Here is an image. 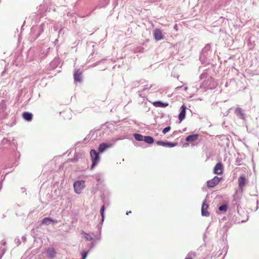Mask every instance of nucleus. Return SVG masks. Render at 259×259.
Returning <instances> with one entry per match:
<instances>
[{
	"label": "nucleus",
	"mask_w": 259,
	"mask_h": 259,
	"mask_svg": "<svg viewBox=\"0 0 259 259\" xmlns=\"http://www.w3.org/2000/svg\"><path fill=\"white\" fill-rule=\"evenodd\" d=\"M22 239L25 241L26 240L25 237L23 236L22 237Z\"/></svg>",
	"instance_id": "37"
},
{
	"label": "nucleus",
	"mask_w": 259,
	"mask_h": 259,
	"mask_svg": "<svg viewBox=\"0 0 259 259\" xmlns=\"http://www.w3.org/2000/svg\"><path fill=\"white\" fill-rule=\"evenodd\" d=\"M156 143L158 145L169 148L175 147L178 145V143L177 142L172 143L167 141L165 142L162 141H156Z\"/></svg>",
	"instance_id": "4"
},
{
	"label": "nucleus",
	"mask_w": 259,
	"mask_h": 259,
	"mask_svg": "<svg viewBox=\"0 0 259 259\" xmlns=\"http://www.w3.org/2000/svg\"><path fill=\"white\" fill-rule=\"evenodd\" d=\"M211 46L209 44H207L202 50L201 54L204 57H206L208 52H210Z\"/></svg>",
	"instance_id": "13"
},
{
	"label": "nucleus",
	"mask_w": 259,
	"mask_h": 259,
	"mask_svg": "<svg viewBox=\"0 0 259 259\" xmlns=\"http://www.w3.org/2000/svg\"><path fill=\"white\" fill-rule=\"evenodd\" d=\"M94 237H95L96 239H97V240H101V237H100V236H95V235H94Z\"/></svg>",
	"instance_id": "31"
},
{
	"label": "nucleus",
	"mask_w": 259,
	"mask_h": 259,
	"mask_svg": "<svg viewBox=\"0 0 259 259\" xmlns=\"http://www.w3.org/2000/svg\"><path fill=\"white\" fill-rule=\"evenodd\" d=\"M131 213V211H127V212L126 213V214L127 215H128L129 213Z\"/></svg>",
	"instance_id": "35"
},
{
	"label": "nucleus",
	"mask_w": 259,
	"mask_h": 259,
	"mask_svg": "<svg viewBox=\"0 0 259 259\" xmlns=\"http://www.w3.org/2000/svg\"><path fill=\"white\" fill-rule=\"evenodd\" d=\"M175 28H177V25L175 26Z\"/></svg>",
	"instance_id": "38"
},
{
	"label": "nucleus",
	"mask_w": 259,
	"mask_h": 259,
	"mask_svg": "<svg viewBox=\"0 0 259 259\" xmlns=\"http://www.w3.org/2000/svg\"><path fill=\"white\" fill-rule=\"evenodd\" d=\"M208 207V205L206 204V200H204L201 207V214L202 216L208 217L209 215V213L207 211Z\"/></svg>",
	"instance_id": "7"
},
{
	"label": "nucleus",
	"mask_w": 259,
	"mask_h": 259,
	"mask_svg": "<svg viewBox=\"0 0 259 259\" xmlns=\"http://www.w3.org/2000/svg\"><path fill=\"white\" fill-rule=\"evenodd\" d=\"M6 244V242L5 240H3L1 241V247H2L3 245H5Z\"/></svg>",
	"instance_id": "28"
},
{
	"label": "nucleus",
	"mask_w": 259,
	"mask_h": 259,
	"mask_svg": "<svg viewBox=\"0 0 259 259\" xmlns=\"http://www.w3.org/2000/svg\"><path fill=\"white\" fill-rule=\"evenodd\" d=\"M73 186L75 192L77 194H79L81 192V190L84 187V181H76L74 183Z\"/></svg>",
	"instance_id": "2"
},
{
	"label": "nucleus",
	"mask_w": 259,
	"mask_h": 259,
	"mask_svg": "<svg viewBox=\"0 0 259 259\" xmlns=\"http://www.w3.org/2000/svg\"><path fill=\"white\" fill-rule=\"evenodd\" d=\"M223 165L221 163H217L213 168V172L215 174L220 175L222 174Z\"/></svg>",
	"instance_id": "11"
},
{
	"label": "nucleus",
	"mask_w": 259,
	"mask_h": 259,
	"mask_svg": "<svg viewBox=\"0 0 259 259\" xmlns=\"http://www.w3.org/2000/svg\"><path fill=\"white\" fill-rule=\"evenodd\" d=\"M186 107L185 105H183L181 107V111L179 114L178 117L180 121H182L185 118Z\"/></svg>",
	"instance_id": "9"
},
{
	"label": "nucleus",
	"mask_w": 259,
	"mask_h": 259,
	"mask_svg": "<svg viewBox=\"0 0 259 259\" xmlns=\"http://www.w3.org/2000/svg\"><path fill=\"white\" fill-rule=\"evenodd\" d=\"M185 259H193L192 257L189 256V254L187 255Z\"/></svg>",
	"instance_id": "34"
},
{
	"label": "nucleus",
	"mask_w": 259,
	"mask_h": 259,
	"mask_svg": "<svg viewBox=\"0 0 259 259\" xmlns=\"http://www.w3.org/2000/svg\"><path fill=\"white\" fill-rule=\"evenodd\" d=\"M170 126H167L166 127H165L163 130H162V133L163 134H165L166 133H167V132H168L170 130Z\"/></svg>",
	"instance_id": "26"
},
{
	"label": "nucleus",
	"mask_w": 259,
	"mask_h": 259,
	"mask_svg": "<svg viewBox=\"0 0 259 259\" xmlns=\"http://www.w3.org/2000/svg\"><path fill=\"white\" fill-rule=\"evenodd\" d=\"M6 249L5 247H1L0 248V259L2 257L3 255L5 253Z\"/></svg>",
	"instance_id": "25"
},
{
	"label": "nucleus",
	"mask_w": 259,
	"mask_h": 259,
	"mask_svg": "<svg viewBox=\"0 0 259 259\" xmlns=\"http://www.w3.org/2000/svg\"><path fill=\"white\" fill-rule=\"evenodd\" d=\"M82 234L84 235L85 239L88 241H91L94 239V237L92 235L85 233V232L82 231Z\"/></svg>",
	"instance_id": "21"
},
{
	"label": "nucleus",
	"mask_w": 259,
	"mask_h": 259,
	"mask_svg": "<svg viewBox=\"0 0 259 259\" xmlns=\"http://www.w3.org/2000/svg\"><path fill=\"white\" fill-rule=\"evenodd\" d=\"M153 104L156 107H166L168 105L167 103H163L159 101L154 102Z\"/></svg>",
	"instance_id": "15"
},
{
	"label": "nucleus",
	"mask_w": 259,
	"mask_h": 259,
	"mask_svg": "<svg viewBox=\"0 0 259 259\" xmlns=\"http://www.w3.org/2000/svg\"><path fill=\"white\" fill-rule=\"evenodd\" d=\"M104 210H105V207H104V205H103L101 208V209H100V212H101V215L102 216V222H103L104 221Z\"/></svg>",
	"instance_id": "23"
},
{
	"label": "nucleus",
	"mask_w": 259,
	"mask_h": 259,
	"mask_svg": "<svg viewBox=\"0 0 259 259\" xmlns=\"http://www.w3.org/2000/svg\"><path fill=\"white\" fill-rule=\"evenodd\" d=\"M227 208H228L227 205L223 204V205H221L220 206H219V210L221 211H227Z\"/></svg>",
	"instance_id": "22"
},
{
	"label": "nucleus",
	"mask_w": 259,
	"mask_h": 259,
	"mask_svg": "<svg viewBox=\"0 0 259 259\" xmlns=\"http://www.w3.org/2000/svg\"><path fill=\"white\" fill-rule=\"evenodd\" d=\"M184 90H185V91H187L188 90V87H185L184 88Z\"/></svg>",
	"instance_id": "36"
},
{
	"label": "nucleus",
	"mask_w": 259,
	"mask_h": 259,
	"mask_svg": "<svg viewBox=\"0 0 259 259\" xmlns=\"http://www.w3.org/2000/svg\"><path fill=\"white\" fill-rule=\"evenodd\" d=\"M154 37L156 40L158 41L163 38L162 31L159 29H156L154 31Z\"/></svg>",
	"instance_id": "8"
},
{
	"label": "nucleus",
	"mask_w": 259,
	"mask_h": 259,
	"mask_svg": "<svg viewBox=\"0 0 259 259\" xmlns=\"http://www.w3.org/2000/svg\"><path fill=\"white\" fill-rule=\"evenodd\" d=\"M235 113L237 116H239L241 119H244L245 114L243 112L242 108L240 107H237L236 108L235 110Z\"/></svg>",
	"instance_id": "14"
},
{
	"label": "nucleus",
	"mask_w": 259,
	"mask_h": 259,
	"mask_svg": "<svg viewBox=\"0 0 259 259\" xmlns=\"http://www.w3.org/2000/svg\"><path fill=\"white\" fill-rule=\"evenodd\" d=\"M222 179V178H219L217 176H215L213 179L207 182V187L209 188H213L215 187L219 183Z\"/></svg>",
	"instance_id": "3"
},
{
	"label": "nucleus",
	"mask_w": 259,
	"mask_h": 259,
	"mask_svg": "<svg viewBox=\"0 0 259 259\" xmlns=\"http://www.w3.org/2000/svg\"><path fill=\"white\" fill-rule=\"evenodd\" d=\"M206 74H204V73H203V74H201L200 75V79H202L203 78H204V76H206Z\"/></svg>",
	"instance_id": "30"
},
{
	"label": "nucleus",
	"mask_w": 259,
	"mask_h": 259,
	"mask_svg": "<svg viewBox=\"0 0 259 259\" xmlns=\"http://www.w3.org/2000/svg\"><path fill=\"white\" fill-rule=\"evenodd\" d=\"M95 244L94 243L92 242L91 243V248L94 247L95 246Z\"/></svg>",
	"instance_id": "33"
},
{
	"label": "nucleus",
	"mask_w": 259,
	"mask_h": 259,
	"mask_svg": "<svg viewBox=\"0 0 259 259\" xmlns=\"http://www.w3.org/2000/svg\"><path fill=\"white\" fill-rule=\"evenodd\" d=\"M45 24L42 23L39 27V33L37 35V37L40 35V34L44 31V27Z\"/></svg>",
	"instance_id": "24"
},
{
	"label": "nucleus",
	"mask_w": 259,
	"mask_h": 259,
	"mask_svg": "<svg viewBox=\"0 0 259 259\" xmlns=\"http://www.w3.org/2000/svg\"><path fill=\"white\" fill-rule=\"evenodd\" d=\"M51 223H57V221L56 220H53L51 219L50 217L45 218L41 221L42 224H45L46 225H50Z\"/></svg>",
	"instance_id": "12"
},
{
	"label": "nucleus",
	"mask_w": 259,
	"mask_h": 259,
	"mask_svg": "<svg viewBox=\"0 0 259 259\" xmlns=\"http://www.w3.org/2000/svg\"><path fill=\"white\" fill-rule=\"evenodd\" d=\"M88 252H89V251H86V252H83L81 253V256H82L81 259H85L86 258V257L87 256V255L88 254Z\"/></svg>",
	"instance_id": "27"
},
{
	"label": "nucleus",
	"mask_w": 259,
	"mask_h": 259,
	"mask_svg": "<svg viewBox=\"0 0 259 259\" xmlns=\"http://www.w3.org/2000/svg\"><path fill=\"white\" fill-rule=\"evenodd\" d=\"M246 184V179L244 176H240L238 179V191L242 193L243 192V187Z\"/></svg>",
	"instance_id": "5"
},
{
	"label": "nucleus",
	"mask_w": 259,
	"mask_h": 259,
	"mask_svg": "<svg viewBox=\"0 0 259 259\" xmlns=\"http://www.w3.org/2000/svg\"><path fill=\"white\" fill-rule=\"evenodd\" d=\"M175 28H177V25L175 26Z\"/></svg>",
	"instance_id": "40"
},
{
	"label": "nucleus",
	"mask_w": 259,
	"mask_h": 259,
	"mask_svg": "<svg viewBox=\"0 0 259 259\" xmlns=\"http://www.w3.org/2000/svg\"><path fill=\"white\" fill-rule=\"evenodd\" d=\"M112 144H108L106 143H102L99 145L98 147L99 151L100 153H103L104 152L107 148H110L112 146Z\"/></svg>",
	"instance_id": "10"
},
{
	"label": "nucleus",
	"mask_w": 259,
	"mask_h": 259,
	"mask_svg": "<svg viewBox=\"0 0 259 259\" xmlns=\"http://www.w3.org/2000/svg\"><path fill=\"white\" fill-rule=\"evenodd\" d=\"M73 76L75 81L80 82L82 81V72L79 69L75 70Z\"/></svg>",
	"instance_id": "6"
},
{
	"label": "nucleus",
	"mask_w": 259,
	"mask_h": 259,
	"mask_svg": "<svg viewBox=\"0 0 259 259\" xmlns=\"http://www.w3.org/2000/svg\"><path fill=\"white\" fill-rule=\"evenodd\" d=\"M134 137L135 139L138 141H143L144 136L139 134H134Z\"/></svg>",
	"instance_id": "20"
},
{
	"label": "nucleus",
	"mask_w": 259,
	"mask_h": 259,
	"mask_svg": "<svg viewBox=\"0 0 259 259\" xmlns=\"http://www.w3.org/2000/svg\"><path fill=\"white\" fill-rule=\"evenodd\" d=\"M23 117L26 121H31L32 119V114L28 112H24L23 113Z\"/></svg>",
	"instance_id": "16"
},
{
	"label": "nucleus",
	"mask_w": 259,
	"mask_h": 259,
	"mask_svg": "<svg viewBox=\"0 0 259 259\" xmlns=\"http://www.w3.org/2000/svg\"><path fill=\"white\" fill-rule=\"evenodd\" d=\"M175 28H177V25L175 26Z\"/></svg>",
	"instance_id": "39"
},
{
	"label": "nucleus",
	"mask_w": 259,
	"mask_h": 259,
	"mask_svg": "<svg viewBox=\"0 0 259 259\" xmlns=\"http://www.w3.org/2000/svg\"><path fill=\"white\" fill-rule=\"evenodd\" d=\"M151 87H152V85H151L150 87H148L147 85H144L143 91H145V90L149 89Z\"/></svg>",
	"instance_id": "29"
},
{
	"label": "nucleus",
	"mask_w": 259,
	"mask_h": 259,
	"mask_svg": "<svg viewBox=\"0 0 259 259\" xmlns=\"http://www.w3.org/2000/svg\"><path fill=\"white\" fill-rule=\"evenodd\" d=\"M198 138V134H193L188 136L186 138V141L187 142H193L196 141Z\"/></svg>",
	"instance_id": "17"
},
{
	"label": "nucleus",
	"mask_w": 259,
	"mask_h": 259,
	"mask_svg": "<svg viewBox=\"0 0 259 259\" xmlns=\"http://www.w3.org/2000/svg\"><path fill=\"white\" fill-rule=\"evenodd\" d=\"M47 253L48 256L51 258H53L55 256V254H56L54 249H52V248L49 249L47 251Z\"/></svg>",
	"instance_id": "19"
},
{
	"label": "nucleus",
	"mask_w": 259,
	"mask_h": 259,
	"mask_svg": "<svg viewBox=\"0 0 259 259\" xmlns=\"http://www.w3.org/2000/svg\"><path fill=\"white\" fill-rule=\"evenodd\" d=\"M183 86H179V87H177V88H175V90L176 91H178L179 89H180L181 88H182Z\"/></svg>",
	"instance_id": "32"
},
{
	"label": "nucleus",
	"mask_w": 259,
	"mask_h": 259,
	"mask_svg": "<svg viewBox=\"0 0 259 259\" xmlns=\"http://www.w3.org/2000/svg\"><path fill=\"white\" fill-rule=\"evenodd\" d=\"M90 155L92 161V164L91 169H92L96 165L100 160V156L99 153L94 149L90 151Z\"/></svg>",
	"instance_id": "1"
},
{
	"label": "nucleus",
	"mask_w": 259,
	"mask_h": 259,
	"mask_svg": "<svg viewBox=\"0 0 259 259\" xmlns=\"http://www.w3.org/2000/svg\"><path fill=\"white\" fill-rule=\"evenodd\" d=\"M143 141H145L148 144H152L154 142V139L149 136H144Z\"/></svg>",
	"instance_id": "18"
}]
</instances>
